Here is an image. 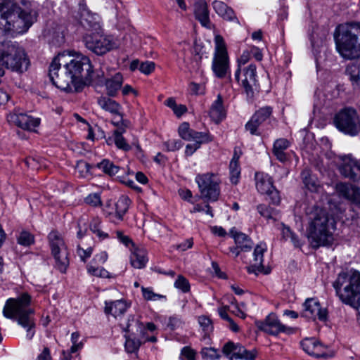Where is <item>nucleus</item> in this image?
Returning a JSON list of instances; mask_svg holds the SVG:
<instances>
[{"label":"nucleus","instance_id":"nucleus-1","mask_svg":"<svg viewBox=\"0 0 360 360\" xmlns=\"http://www.w3.org/2000/svg\"><path fill=\"white\" fill-rule=\"evenodd\" d=\"M37 19V13L29 1L16 4L11 0H0V34L11 32L24 33Z\"/></svg>","mask_w":360,"mask_h":360},{"label":"nucleus","instance_id":"nucleus-2","mask_svg":"<svg viewBox=\"0 0 360 360\" xmlns=\"http://www.w3.org/2000/svg\"><path fill=\"white\" fill-rule=\"evenodd\" d=\"M31 297L24 292L17 298L6 300L3 309L4 316L17 323L26 330V338L30 340L35 334L36 323L34 318V311L30 307Z\"/></svg>","mask_w":360,"mask_h":360},{"label":"nucleus","instance_id":"nucleus-3","mask_svg":"<svg viewBox=\"0 0 360 360\" xmlns=\"http://www.w3.org/2000/svg\"><path fill=\"white\" fill-rule=\"evenodd\" d=\"M335 47L342 58H360V22L351 21L337 26L334 32Z\"/></svg>","mask_w":360,"mask_h":360},{"label":"nucleus","instance_id":"nucleus-4","mask_svg":"<svg viewBox=\"0 0 360 360\" xmlns=\"http://www.w3.org/2000/svg\"><path fill=\"white\" fill-rule=\"evenodd\" d=\"M307 236L314 248L329 245L333 240L330 231L334 228V221L330 219L326 210L315 207L309 216Z\"/></svg>","mask_w":360,"mask_h":360},{"label":"nucleus","instance_id":"nucleus-5","mask_svg":"<svg viewBox=\"0 0 360 360\" xmlns=\"http://www.w3.org/2000/svg\"><path fill=\"white\" fill-rule=\"evenodd\" d=\"M333 286L339 299L355 309L360 307V272L351 269L338 274Z\"/></svg>","mask_w":360,"mask_h":360},{"label":"nucleus","instance_id":"nucleus-6","mask_svg":"<svg viewBox=\"0 0 360 360\" xmlns=\"http://www.w3.org/2000/svg\"><path fill=\"white\" fill-rule=\"evenodd\" d=\"M66 73H69L75 81V91H79L85 84H90L93 75L90 70L92 65L89 58L81 53H77L75 57L70 61L65 58L63 63Z\"/></svg>","mask_w":360,"mask_h":360},{"label":"nucleus","instance_id":"nucleus-7","mask_svg":"<svg viewBox=\"0 0 360 360\" xmlns=\"http://www.w3.org/2000/svg\"><path fill=\"white\" fill-rule=\"evenodd\" d=\"M0 61L8 69L20 72L27 70L29 65L25 50L10 41L0 42Z\"/></svg>","mask_w":360,"mask_h":360},{"label":"nucleus","instance_id":"nucleus-8","mask_svg":"<svg viewBox=\"0 0 360 360\" xmlns=\"http://www.w3.org/2000/svg\"><path fill=\"white\" fill-rule=\"evenodd\" d=\"M66 55L59 53L56 56L49 66V78L57 88L65 91H72L75 88V81L69 73H66L65 66L61 69V65L65 63Z\"/></svg>","mask_w":360,"mask_h":360},{"label":"nucleus","instance_id":"nucleus-9","mask_svg":"<svg viewBox=\"0 0 360 360\" xmlns=\"http://www.w3.org/2000/svg\"><path fill=\"white\" fill-rule=\"evenodd\" d=\"M335 126L340 131L352 136L360 131V119L356 110L345 108L338 112L333 118Z\"/></svg>","mask_w":360,"mask_h":360},{"label":"nucleus","instance_id":"nucleus-10","mask_svg":"<svg viewBox=\"0 0 360 360\" xmlns=\"http://www.w3.org/2000/svg\"><path fill=\"white\" fill-rule=\"evenodd\" d=\"M51 254L55 259V267L61 273H65L69 266V253L67 246L56 231H51L49 235Z\"/></svg>","mask_w":360,"mask_h":360},{"label":"nucleus","instance_id":"nucleus-11","mask_svg":"<svg viewBox=\"0 0 360 360\" xmlns=\"http://www.w3.org/2000/svg\"><path fill=\"white\" fill-rule=\"evenodd\" d=\"M195 181L198 185L201 198L210 201H217L220 195L219 177L214 173L198 174Z\"/></svg>","mask_w":360,"mask_h":360},{"label":"nucleus","instance_id":"nucleus-12","mask_svg":"<svg viewBox=\"0 0 360 360\" xmlns=\"http://www.w3.org/2000/svg\"><path fill=\"white\" fill-rule=\"evenodd\" d=\"M212 70L219 78H224L229 70V56L222 37H215V52L213 58Z\"/></svg>","mask_w":360,"mask_h":360},{"label":"nucleus","instance_id":"nucleus-13","mask_svg":"<svg viewBox=\"0 0 360 360\" xmlns=\"http://www.w3.org/2000/svg\"><path fill=\"white\" fill-rule=\"evenodd\" d=\"M84 41L86 47L97 55H103L115 48V42L99 32L86 34Z\"/></svg>","mask_w":360,"mask_h":360},{"label":"nucleus","instance_id":"nucleus-14","mask_svg":"<svg viewBox=\"0 0 360 360\" xmlns=\"http://www.w3.org/2000/svg\"><path fill=\"white\" fill-rule=\"evenodd\" d=\"M338 170L344 177L355 183H360V160L352 155H345L339 158Z\"/></svg>","mask_w":360,"mask_h":360},{"label":"nucleus","instance_id":"nucleus-15","mask_svg":"<svg viewBox=\"0 0 360 360\" xmlns=\"http://www.w3.org/2000/svg\"><path fill=\"white\" fill-rule=\"evenodd\" d=\"M256 326L262 331L271 335H278L281 333H290L293 330L283 325L274 314H270L264 321H257Z\"/></svg>","mask_w":360,"mask_h":360},{"label":"nucleus","instance_id":"nucleus-16","mask_svg":"<svg viewBox=\"0 0 360 360\" xmlns=\"http://www.w3.org/2000/svg\"><path fill=\"white\" fill-rule=\"evenodd\" d=\"M255 181L256 188L260 193L269 195L273 204L278 205L280 203L279 192L274 186L272 179L268 174L257 172Z\"/></svg>","mask_w":360,"mask_h":360},{"label":"nucleus","instance_id":"nucleus-17","mask_svg":"<svg viewBox=\"0 0 360 360\" xmlns=\"http://www.w3.org/2000/svg\"><path fill=\"white\" fill-rule=\"evenodd\" d=\"M267 250L265 243H259L255 248L252 256L253 258L250 261V265L247 266V271L250 274L258 275L259 273L269 274L271 269L266 266L264 263V254Z\"/></svg>","mask_w":360,"mask_h":360},{"label":"nucleus","instance_id":"nucleus-18","mask_svg":"<svg viewBox=\"0 0 360 360\" xmlns=\"http://www.w3.org/2000/svg\"><path fill=\"white\" fill-rule=\"evenodd\" d=\"M7 120L11 124L28 131L34 130L40 123L39 119L34 118L16 110L8 115Z\"/></svg>","mask_w":360,"mask_h":360},{"label":"nucleus","instance_id":"nucleus-19","mask_svg":"<svg viewBox=\"0 0 360 360\" xmlns=\"http://www.w3.org/2000/svg\"><path fill=\"white\" fill-rule=\"evenodd\" d=\"M222 352L226 356L231 354V360L233 359L255 360L257 356V352L255 350L248 351L240 344H235L231 341L224 345Z\"/></svg>","mask_w":360,"mask_h":360},{"label":"nucleus","instance_id":"nucleus-20","mask_svg":"<svg viewBox=\"0 0 360 360\" xmlns=\"http://www.w3.org/2000/svg\"><path fill=\"white\" fill-rule=\"evenodd\" d=\"M256 70L257 67L254 64H250L243 69V79H242L241 85L249 98L254 96L255 90L257 89L258 86Z\"/></svg>","mask_w":360,"mask_h":360},{"label":"nucleus","instance_id":"nucleus-21","mask_svg":"<svg viewBox=\"0 0 360 360\" xmlns=\"http://www.w3.org/2000/svg\"><path fill=\"white\" fill-rule=\"evenodd\" d=\"M302 316L308 319L325 321L327 319V311L322 309L319 301L314 298H308L304 302Z\"/></svg>","mask_w":360,"mask_h":360},{"label":"nucleus","instance_id":"nucleus-22","mask_svg":"<svg viewBox=\"0 0 360 360\" xmlns=\"http://www.w3.org/2000/svg\"><path fill=\"white\" fill-rule=\"evenodd\" d=\"M98 104L104 110L118 117L117 120L113 122L114 124H118L122 120V115L121 113V105L115 101L106 97L101 96L98 98Z\"/></svg>","mask_w":360,"mask_h":360},{"label":"nucleus","instance_id":"nucleus-23","mask_svg":"<svg viewBox=\"0 0 360 360\" xmlns=\"http://www.w3.org/2000/svg\"><path fill=\"white\" fill-rule=\"evenodd\" d=\"M301 346L307 354L316 357H326L323 346L314 338H306L301 342Z\"/></svg>","mask_w":360,"mask_h":360},{"label":"nucleus","instance_id":"nucleus-24","mask_svg":"<svg viewBox=\"0 0 360 360\" xmlns=\"http://www.w3.org/2000/svg\"><path fill=\"white\" fill-rule=\"evenodd\" d=\"M194 13L195 18L203 27H211L207 4L204 0L199 1L195 4Z\"/></svg>","mask_w":360,"mask_h":360},{"label":"nucleus","instance_id":"nucleus-25","mask_svg":"<svg viewBox=\"0 0 360 360\" xmlns=\"http://www.w3.org/2000/svg\"><path fill=\"white\" fill-rule=\"evenodd\" d=\"M80 23L89 31L97 32L101 30L98 15L89 11L82 13Z\"/></svg>","mask_w":360,"mask_h":360},{"label":"nucleus","instance_id":"nucleus-26","mask_svg":"<svg viewBox=\"0 0 360 360\" xmlns=\"http://www.w3.org/2000/svg\"><path fill=\"white\" fill-rule=\"evenodd\" d=\"M120 326L126 334L131 333V335H134L144 333L143 326L134 316H129L127 320L120 323Z\"/></svg>","mask_w":360,"mask_h":360},{"label":"nucleus","instance_id":"nucleus-27","mask_svg":"<svg viewBox=\"0 0 360 360\" xmlns=\"http://www.w3.org/2000/svg\"><path fill=\"white\" fill-rule=\"evenodd\" d=\"M226 112L223 105L222 96L219 94L210 109V116L213 121L218 123L225 117Z\"/></svg>","mask_w":360,"mask_h":360},{"label":"nucleus","instance_id":"nucleus-28","mask_svg":"<svg viewBox=\"0 0 360 360\" xmlns=\"http://www.w3.org/2000/svg\"><path fill=\"white\" fill-rule=\"evenodd\" d=\"M354 89H360V62L349 64L345 70Z\"/></svg>","mask_w":360,"mask_h":360},{"label":"nucleus","instance_id":"nucleus-29","mask_svg":"<svg viewBox=\"0 0 360 360\" xmlns=\"http://www.w3.org/2000/svg\"><path fill=\"white\" fill-rule=\"evenodd\" d=\"M290 146V142L286 139H278L275 141L273 146V153L276 158L282 162H285L287 161L288 158L286 153L284 152Z\"/></svg>","mask_w":360,"mask_h":360},{"label":"nucleus","instance_id":"nucleus-30","mask_svg":"<svg viewBox=\"0 0 360 360\" xmlns=\"http://www.w3.org/2000/svg\"><path fill=\"white\" fill-rule=\"evenodd\" d=\"M123 82V77L120 73H116L112 78L105 80L107 94L114 97L121 89Z\"/></svg>","mask_w":360,"mask_h":360},{"label":"nucleus","instance_id":"nucleus-31","mask_svg":"<svg viewBox=\"0 0 360 360\" xmlns=\"http://www.w3.org/2000/svg\"><path fill=\"white\" fill-rule=\"evenodd\" d=\"M127 309V303L123 300H117L115 302H105V312L107 314H112L117 317L123 314Z\"/></svg>","mask_w":360,"mask_h":360},{"label":"nucleus","instance_id":"nucleus-32","mask_svg":"<svg viewBox=\"0 0 360 360\" xmlns=\"http://www.w3.org/2000/svg\"><path fill=\"white\" fill-rule=\"evenodd\" d=\"M205 132H199L190 129L188 122L182 123L179 127V134L184 140L191 141L193 139H200L205 136Z\"/></svg>","mask_w":360,"mask_h":360},{"label":"nucleus","instance_id":"nucleus-33","mask_svg":"<svg viewBox=\"0 0 360 360\" xmlns=\"http://www.w3.org/2000/svg\"><path fill=\"white\" fill-rule=\"evenodd\" d=\"M231 233L234 238L236 245L240 248L242 252H248L252 249L253 242L247 235L237 232L234 233L233 231H231Z\"/></svg>","mask_w":360,"mask_h":360},{"label":"nucleus","instance_id":"nucleus-34","mask_svg":"<svg viewBox=\"0 0 360 360\" xmlns=\"http://www.w3.org/2000/svg\"><path fill=\"white\" fill-rule=\"evenodd\" d=\"M215 12L224 19L231 20L234 18V12L226 4L221 1H214L212 3Z\"/></svg>","mask_w":360,"mask_h":360},{"label":"nucleus","instance_id":"nucleus-35","mask_svg":"<svg viewBox=\"0 0 360 360\" xmlns=\"http://www.w3.org/2000/svg\"><path fill=\"white\" fill-rule=\"evenodd\" d=\"M130 262L132 266L141 269L147 262L146 252L143 249H136L130 256Z\"/></svg>","mask_w":360,"mask_h":360},{"label":"nucleus","instance_id":"nucleus-36","mask_svg":"<svg viewBox=\"0 0 360 360\" xmlns=\"http://www.w3.org/2000/svg\"><path fill=\"white\" fill-rule=\"evenodd\" d=\"M137 335H131V333L124 335L126 339L124 347L128 353L136 352L142 344L141 336H140V338H137Z\"/></svg>","mask_w":360,"mask_h":360},{"label":"nucleus","instance_id":"nucleus-37","mask_svg":"<svg viewBox=\"0 0 360 360\" xmlns=\"http://www.w3.org/2000/svg\"><path fill=\"white\" fill-rule=\"evenodd\" d=\"M115 143V146L124 151H129L131 150V146L127 142L126 139L122 136V132L119 130H115L112 135V139L109 138L107 140L108 144Z\"/></svg>","mask_w":360,"mask_h":360},{"label":"nucleus","instance_id":"nucleus-38","mask_svg":"<svg viewBox=\"0 0 360 360\" xmlns=\"http://www.w3.org/2000/svg\"><path fill=\"white\" fill-rule=\"evenodd\" d=\"M239 155L235 152L229 165L230 179L232 184H237L240 175V168L238 164Z\"/></svg>","mask_w":360,"mask_h":360},{"label":"nucleus","instance_id":"nucleus-39","mask_svg":"<svg viewBox=\"0 0 360 360\" xmlns=\"http://www.w3.org/2000/svg\"><path fill=\"white\" fill-rule=\"evenodd\" d=\"M130 200L127 196L122 195L116 202L115 216L119 220H122L123 216L127 212L130 204Z\"/></svg>","mask_w":360,"mask_h":360},{"label":"nucleus","instance_id":"nucleus-40","mask_svg":"<svg viewBox=\"0 0 360 360\" xmlns=\"http://www.w3.org/2000/svg\"><path fill=\"white\" fill-rule=\"evenodd\" d=\"M212 141L210 135L208 133H205L202 138L193 139L191 141H194L193 143L188 144L186 146L185 154L187 156L193 155L197 149L200 147V145L203 143H207Z\"/></svg>","mask_w":360,"mask_h":360},{"label":"nucleus","instance_id":"nucleus-41","mask_svg":"<svg viewBox=\"0 0 360 360\" xmlns=\"http://www.w3.org/2000/svg\"><path fill=\"white\" fill-rule=\"evenodd\" d=\"M302 179L303 183L306 188L312 191L316 192L318 191L319 185L316 179L311 175V173L309 170H304L301 173Z\"/></svg>","mask_w":360,"mask_h":360},{"label":"nucleus","instance_id":"nucleus-42","mask_svg":"<svg viewBox=\"0 0 360 360\" xmlns=\"http://www.w3.org/2000/svg\"><path fill=\"white\" fill-rule=\"evenodd\" d=\"M89 229L100 240L108 238V234L104 232L101 229V220L99 218H94L90 223Z\"/></svg>","mask_w":360,"mask_h":360},{"label":"nucleus","instance_id":"nucleus-43","mask_svg":"<svg viewBox=\"0 0 360 360\" xmlns=\"http://www.w3.org/2000/svg\"><path fill=\"white\" fill-rule=\"evenodd\" d=\"M98 167L110 176L115 175L120 170V167L118 166L115 165L108 160H103L102 162L98 163Z\"/></svg>","mask_w":360,"mask_h":360},{"label":"nucleus","instance_id":"nucleus-44","mask_svg":"<svg viewBox=\"0 0 360 360\" xmlns=\"http://www.w3.org/2000/svg\"><path fill=\"white\" fill-rule=\"evenodd\" d=\"M257 210L260 215L266 219L276 220L277 216V212L276 210L263 204L257 205Z\"/></svg>","mask_w":360,"mask_h":360},{"label":"nucleus","instance_id":"nucleus-45","mask_svg":"<svg viewBox=\"0 0 360 360\" xmlns=\"http://www.w3.org/2000/svg\"><path fill=\"white\" fill-rule=\"evenodd\" d=\"M198 323L205 334H209L213 330V326L210 319L206 316L198 317Z\"/></svg>","mask_w":360,"mask_h":360},{"label":"nucleus","instance_id":"nucleus-46","mask_svg":"<svg viewBox=\"0 0 360 360\" xmlns=\"http://www.w3.org/2000/svg\"><path fill=\"white\" fill-rule=\"evenodd\" d=\"M19 244L24 246H29L34 243V236L27 231H22L18 238Z\"/></svg>","mask_w":360,"mask_h":360},{"label":"nucleus","instance_id":"nucleus-47","mask_svg":"<svg viewBox=\"0 0 360 360\" xmlns=\"http://www.w3.org/2000/svg\"><path fill=\"white\" fill-rule=\"evenodd\" d=\"M174 286L184 292H187L190 290V284L188 281L181 275H179L176 280Z\"/></svg>","mask_w":360,"mask_h":360},{"label":"nucleus","instance_id":"nucleus-48","mask_svg":"<svg viewBox=\"0 0 360 360\" xmlns=\"http://www.w3.org/2000/svg\"><path fill=\"white\" fill-rule=\"evenodd\" d=\"M272 113V108L269 106L261 108L255 112V117L262 120L263 122L267 120Z\"/></svg>","mask_w":360,"mask_h":360},{"label":"nucleus","instance_id":"nucleus-49","mask_svg":"<svg viewBox=\"0 0 360 360\" xmlns=\"http://www.w3.org/2000/svg\"><path fill=\"white\" fill-rule=\"evenodd\" d=\"M283 233L285 238L290 239L291 242L293 243L295 247H301L302 243L300 241L297 236L292 233L288 227L283 229Z\"/></svg>","mask_w":360,"mask_h":360},{"label":"nucleus","instance_id":"nucleus-50","mask_svg":"<svg viewBox=\"0 0 360 360\" xmlns=\"http://www.w3.org/2000/svg\"><path fill=\"white\" fill-rule=\"evenodd\" d=\"M87 270L88 272L93 276L102 278L108 277V272L103 267H95L93 266H89Z\"/></svg>","mask_w":360,"mask_h":360},{"label":"nucleus","instance_id":"nucleus-51","mask_svg":"<svg viewBox=\"0 0 360 360\" xmlns=\"http://www.w3.org/2000/svg\"><path fill=\"white\" fill-rule=\"evenodd\" d=\"M143 297L147 300H157L165 297L164 296L155 293L150 288L142 287L141 288Z\"/></svg>","mask_w":360,"mask_h":360},{"label":"nucleus","instance_id":"nucleus-52","mask_svg":"<svg viewBox=\"0 0 360 360\" xmlns=\"http://www.w3.org/2000/svg\"><path fill=\"white\" fill-rule=\"evenodd\" d=\"M75 169L81 176H85L89 172L90 165L84 160H79L77 162Z\"/></svg>","mask_w":360,"mask_h":360},{"label":"nucleus","instance_id":"nucleus-53","mask_svg":"<svg viewBox=\"0 0 360 360\" xmlns=\"http://www.w3.org/2000/svg\"><path fill=\"white\" fill-rule=\"evenodd\" d=\"M85 202L89 205L96 207L101 205V200L100 195L98 193L89 194L85 198Z\"/></svg>","mask_w":360,"mask_h":360},{"label":"nucleus","instance_id":"nucleus-54","mask_svg":"<svg viewBox=\"0 0 360 360\" xmlns=\"http://www.w3.org/2000/svg\"><path fill=\"white\" fill-rule=\"evenodd\" d=\"M201 354L203 357L208 358L210 359H217L219 358V355L217 349L212 347L204 348L202 349Z\"/></svg>","mask_w":360,"mask_h":360},{"label":"nucleus","instance_id":"nucleus-55","mask_svg":"<svg viewBox=\"0 0 360 360\" xmlns=\"http://www.w3.org/2000/svg\"><path fill=\"white\" fill-rule=\"evenodd\" d=\"M155 65L152 61L141 63L139 65V70L145 75H149L155 70Z\"/></svg>","mask_w":360,"mask_h":360},{"label":"nucleus","instance_id":"nucleus-56","mask_svg":"<svg viewBox=\"0 0 360 360\" xmlns=\"http://www.w3.org/2000/svg\"><path fill=\"white\" fill-rule=\"evenodd\" d=\"M165 146L167 147L169 151H175L181 148L182 143L180 140L170 139L165 143Z\"/></svg>","mask_w":360,"mask_h":360},{"label":"nucleus","instance_id":"nucleus-57","mask_svg":"<svg viewBox=\"0 0 360 360\" xmlns=\"http://www.w3.org/2000/svg\"><path fill=\"white\" fill-rule=\"evenodd\" d=\"M77 253L80 257L81 260L85 262L92 254V248H89L86 250L82 248L79 245L77 246Z\"/></svg>","mask_w":360,"mask_h":360},{"label":"nucleus","instance_id":"nucleus-58","mask_svg":"<svg viewBox=\"0 0 360 360\" xmlns=\"http://www.w3.org/2000/svg\"><path fill=\"white\" fill-rule=\"evenodd\" d=\"M181 354L182 360H195V352L189 347H184Z\"/></svg>","mask_w":360,"mask_h":360},{"label":"nucleus","instance_id":"nucleus-59","mask_svg":"<svg viewBox=\"0 0 360 360\" xmlns=\"http://www.w3.org/2000/svg\"><path fill=\"white\" fill-rule=\"evenodd\" d=\"M191 91L194 94H202L205 93V87L204 84L191 82L189 84Z\"/></svg>","mask_w":360,"mask_h":360},{"label":"nucleus","instance_id":"nucleus-60","mask_svg":"<svg viewBox=\"0 0 360 360\" xmlns=\"http://www.w3.org/2000/svg\"><path fill=\"white\" fill-rule=\"evenodd\" d=\"M337 189L338 191L346 198H349L352 195L349 187L346 184H338Z\"/></svg>","mask_w":360,"mask_h":360},{"label":"nucleus","instance_id":"nucleus-61","mask_svg":"<svg viewBox=\"0 0 360 360\" xmlns=\"http://www.w3.org/2000/svg\"><path fill=\"white\" fill-rule=\"evenodd\" d=\"M90 72L93 75V79L90 84L93 82L99 83L103 81V79L104 78V72L103 70H96V72H94L91 68Z\"/></svg>","mask_w":360,"mask_h":360},{"label":"nucleus","instance_id":"nucleus-62","mask_svg":"<svg viewBox=\"0 0 360 360\" xmlns=\"http://www.w3.org/2000/svg\"><path fill=\"white\" fill-rule=\"evenodd\" d=\"M181 325V321L178 317H170L169 319V322L167 323L168 327H169L172 330H174Z\"/></svg>","mask_w":360,"mask_h":360},{"label":"nucleus","instance_id":"nucleus-63","mask_svg":"<svg viewBox=\"0 0 360 360\" xmlns=\"http://www.w3.org/2000/svg\"><path fill=\"white\" fill-rule=\"evenodd\" d=\"M193 242L191 238L186 240L184 242L180 243L177 246V249H179L181 251H185L187 249L191 248L193 246Z\"/></svg>","mask_w":360,"mask_h":360},{"label":"nucleus","instance_id":"nucleus-64","mask_svg":"<svg viewBox=\"0 0 360 360\" xmlns=\"http://www.w3.org/2000/svg\"><path fill=\"white\" fill-rule=\"evenodd\" d=\"M37 360H51L49 349L44 347L42 352L38 356Z\"/></svg>","mask_w":360,"mask_h":360}]
</instances>
